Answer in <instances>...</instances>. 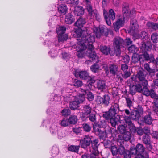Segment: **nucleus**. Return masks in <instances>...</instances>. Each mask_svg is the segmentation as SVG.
Wrapping results in <instances>:
<instances>
[{
  "label": "nucleus",
  "instance_id": "obj_21",
  "mask_svg": "<svg viewBox=\"0 0 158 158\" xmlns=\"http://www.w3.org/2000/svg\"><path fill=\"white\" fill-rule=\"evenodd\" d=\"M131 118L129 116H125L124 117V120L127 124L130 131L134 132L135 131V127L132 123Z\"/></svg>",
  "mask_w": 158,
  "mask_h": 158
},
{
  "label": "nucleus",
  "instance_id": "obj_47",
  "mask_svg": "<svg viewBox=\"0 0 158 158\" xmlns=\"http://www.w3.org/2000/svg\"><path fill=\"white\" fill-rule=\"evenodd\" d=\"M79 148V146H78L71 145L68 148V150L69 151L77 153Z\"/></svg>",
  "mask_w": 158,
  "mask_h": 158
},
{
  "label": "nucleus",
  "instance_id": "obj_15",
  "mask_svg": "<svg viewBox=\"0 0 158 158\" xmlns=\"http://www.w3.org/2000/svg\"><path fill=\"white\" fill-rule=\"evenodd\" d=\"M93 128L94 132H96V133L98 134L101 138L103 139L106 137V132L101 131L98 124L94 123L93 125Z\"/></svg>",
  "mask_w": 158,
  "mask_h": 158
},
{
  "label": "nucleus",
  "instance_id": "obj_32",
  "mask_svg": "<svg viewBox=\"0 0 158 158\" xmlns=\"http://www.w3.org/2000/svg\"><path fill=\"white\" fill-rule=\"evenodd\" d=\"M82 81H81L75 79L74 80V82H73V85L74 86L77 87L81 86V88L80 89V91L82 92V94H83V93L84 92L82 90V92L81 91V90L80 89L82 88H84V87L85 85H88L89 84H90L91 85H92L90 83H89L88 84H85L84 85H82ZM91 87H92V85H91ZM91 88L92 87H91Z\"/></svg>",
  "mask_w": 158,
  "mask_h": 158
},
{
  "label": "nucleus",
  "instance_id": "obj_58",
  "mask_svg": "<svg viewBox=\"0 0 158 158\" xmlns=\"http://www.w3.org/2000/svg\"><path fill=\"white\" fill-rule=\"evenodd\" d=\"M129 152L130 157H131V155H135L138 154L136 147H131V148L130 151Z\"/></svg>",
  "mask_w": 158,
  "mask_h": 158
},
{
  "label": "nucleus",
  "instance_id": "obj_5",
  "mask_svg": "<svg viewBox=\"0 0 158 158\" xmlns=\"http://www.w3.org/2000/svg\"><path fill=\"white\" fill-rule=\"evenodd\" d=\"M130 23V31L132 33H133V37L135 40L141 38L144 39L147 35V33L144 31H142L140 34H138L136 33H135L137 31L138 27V25L137 23V21L136 19H132Z\"/></svg>",
  "mask_w": 158,
  "mask_h": 158
},
{
  "label": "nucleus",
  "instance_id": "obj_39",
  "mask_svg": "<svg viewBox=\"0 0 158 158\" xmlns=\"http://www.w3.org/2000/svg\"><path fill=\"white\" fill-rule=\"evenodd\" d=\"M142 141L145 144H149L151 143L150 137L148 135H143Z\"/></svg>",
  "mask_w": 158,
  "mask_h": 158
},
{
  "label": "nucleus",
  "instance_id": "obj_29",
  "mask_svg": "<svg viewBox=\"0 0 158 158\" xmlns=\"http://www.w3.org/2000/svg\"><path fill=\"white\" fill-rule=\"evenodd\" d=\"M82 110V113L85 115H88L92 113V108L89 106V105H84L83 106Z\"/></svg>",
  "mask_w": 158,
  "mask_h": 158
},
{
  "label": "nucleus",
  "instance_id": "obj_17",
  "mask_svg": "<svg viewBox=\"0 0 158 158\" xmlns=\"http://www.w3.org/2000/svg\"><path fill=\"white\" fill-rule=\"evenodd\" d=\"M146 75H144L143 73L141 71H139L137 74V77L140 81L142 85H148V81L145 79Z\"/></svg>",
  "mask_w": 158,
  "mask_h": 158
},
{
  "label": "nucleus",
  "instance_id": "obj_48",
  "mask_svg": "<svg viewBox=\"0 0 158 158\" xmlns=\"http://www.w3.org/2000/svg\"><path fill=\"white\" fill-rule=\"evenodd\" d=\"M91 153L89 154V158H97L98 157L99 152L98 150H90Z\"/></svg>",
  "mask_w": 158,
  "mask_h": 158
},
{
  "label": "nucleus",
  "instance_id": "obj_27",
  "mask_svg": "<svg viewBox=\"0 0 158 158\" xmlns=\"http://www.w3.org/2000/svg\"><path fill=\"white\" fill-rule=\"evenodd\" d=\"M58 128L56 123H55L51 125L50 128V131L52 135H56V133L58 130Z\"/></svg>",
  "mask_w": 158,
  "mask_h": 158
},
{
  "label": "nucleus",
  "instance_id": "obj_44",
  "mask_svg": "<svg viewBox=\"0 0 158 158\" xmlns=\"http://www.w3.org/2000/svg\"><path fill=\"white\" fill-rule=\"evenodd\" d=\"M59 153V149L56 146L52 147V156L53 157L56 156Z\"/></svg>",
  "mask_w": 158,
  "mask_h": 158
},
{
  "label": "nucleus",
  "instance_id": "obj_12",
  "mask_svg": "<svg viewBox=\"0 0 158 158\" xmlns=\"http://www.w3.org/2000/svg\"><path fill=\"white\" fill-rule=\"evenodd\" d=\"M91 143V139L88 135H85L84 138L81 140L80 145L84 149L89 146Z\"/></svg>",
  "mask_w": 158,
  "mask_h": 158
},
{
  "label": "nucleus",
  "instance_id": "obj_54",
  "mask_svg": "<svg viewBox=\"0 0 158 158\" xmlns=\"http://www.w3.org/2000/svg\"><path fill=\"white\" fill-rule=\"evenodd\" d=\"M110 123L111 125L113 127H115L118 121V119L115 118V116H114V117H111L110 118Z\"/></svg>",
  "mask_w": 158,
  "mask_h": 158
},
{
  "label": "nucleus",
  "instance_id": "obj_8",
  "mask_svg": "<svg viewBox=\"0 0 158 158\" xmlns=\"http://www.w3.org/2000/svg\"><path fill=\"white\" fill-rule=\"evenodd\" d=\"M86 7L91 19L95 18L98 21L100 20V16L98 12L96 9H93L92 6L90 3L86 4Z\"/></svg>",
  "mask_w": 158,
  "mask_h": 158
},
{
  "label": "nucleus",
  "instance_id": "obj_62",
  "mask_svg": "<svg viewBox=\"0 0 158 158\" xmlns=\"http://www.w3.org/2000/svg\"><path fill=\"white\" fill-rule=\"evenodd\" d=\"M61 114L63 115H68L70 114V110L69 109H64L61 112Z\"/></svg>",
  "mask_w": 158,
  "mask_h": 158
},
{
  "label": "nucleus",
  "instance_id": "obj_55",
  "mask_svg": "<svg viewBox=\"0 0 158 158\" xmlns=\"http://www.w3.org/2000/svg\"><path fill=\"white\" fill-rule=\"evenodd\" d=\"M68 36L66 34H64L58 36V41L63 42L66 40L68 39Z\"/></svg>",
  "mask_w": 158,
  "mask_h": 158
},
{
  "label": "nucleus",
  "instance_id": "obj_25",
  "mask_svg": "<svg viewBox=\"0 0 158 158\" xmlns=\"http://www.w3.org/2000/svg\"><path fill=\"white\" fill-rule=\"evenodd\" d=\"M109 71L110 73L113 75H115L118 71V66L117 65L113 64L109 65Z\"/></svg>",
  "mask_w": 158,
  "mask_h": 158
},
{
  "label": "nucleus",
  "instance_id": "obj_64",
  "mask_svg": "<svg viewBox=\"0 0 158 158\" xmlns=\"http://www.w3.org/2000/svg\"><path fill=\"white\" fill-rule=\"evenodd\" d=\"M132 43V41L129 38H127L124 41L123 45H129L131 44Z\"/></svg>",
  "mask_w": 158,
  "mask_h": 158
},
{
  "label": "nucleus",
  "instance_id": "obj_33",
  "mask_svg": "<svg viewBox=\"0 0 158 158\" xmlns=\"http://www.w3.org/2000/svg\"><path fill=\"white\" fill-rule=\"evenodd\" d=\"M55 123V120L53 118H47L43 120L42 123V125L43 127H47L48 125L50 123Z\"/></svg>",
  "mask_w": 158,
  "mask_h": 158
},
{
  "label": "nucleus",
  "instance_id": "obj_23",
  "mask_svg": "<svg viewBox=\"0 0 158 158\" xmlns=\"http://www.w3.org/2000/svg\"><path fill=\"white\" fill-rule=\"evenodd\" d=\"M142 86L139 84L133 85L130 89V92L132 94H135L136 91L141 92H142Z\"/></svg>",
  "mask_w": 158,
  "mask_h": 158
},
{
  "label": "nucleus",
  "instance_id": "obj_9",
  "mask_svg": "<svg viewBox=\"0 0 158 158\" xmlns=\"http://www.w3.org/2000/svg\"><path fill=\"white\" fill-rule=\"evenodd\" d=\"M54 43H52L50 41L48 40L46 41L44 43V45H47V46L51 49V50L48 52V54L52 58H54L56 57L57 55V52L56 50H55V47L57 45L56 43L55 44Z\"/></svg>",
  "mask_w": 158,
  "mask_h": 158
},
{
  "label": "nucleus",
  "instance_id": "obj_11",
  "mask_svg": "<svg viewBox=\"0 0 158 158\" xmlns=\"http://www.w3.org/2000/svg\"><path fill=\"white\" fill-rule=\"evenodd\" d=\"M110 98L107 95L104 96L103 98L100 96H97L96 99V101L98 104H100L102 103L107 106L109 103Z\"/></svg>",
  "mask_w": 158,
  "mask_h": 158
},
{
  "label": "nucleus",
  "instance_id": "obj_40",
  "mask_svg": "<svg viewBox=\"0 0 158 158\" xmlns=\"http://www.w3.org/2000/svg\"><path fill=\"white\" fill-rule=\"evenodd\" d=\"M66 30V28L64 26H61L56 29V32L58 36L64 35Z\"/></svg>",
  "mask_w": 158,
  "mask_h": 158
},
{
  "label": "nucleus",
  "instance_id": "obj_50",
  "mask_svg": "<svg viewBox=\"0 0 158 158\" xmlns=\"http://www.w3.org/2000/svg\"><path fill=\"white\" fill-rule=\"evenodd\" d=\"M68 119L70 124H75L77 121V116L74 115L71 116L69 117Z\"/></svg>",
  "mask_w": 158,
  "mask_h": 158
},
{
  "label": "nucleus",
  "instance_id": "obj_13",
  "mask_svg": "<svg viewBox=\"0 0 158 158\" xmlns=\"http://www.w3.org/2000/svg\"><path fill=\"white\" fill-rule=\"evenodd\" d=\"M143 86V90L142 92L144 95L146 96H150L152 98H154L156 97V94L155 93L153 89L149 90L148 88V85Z\"/></svg>",
  "mask_w": 158,
  "mask_h": 158
},
{
  "label": "nucleus",
  "instance_id": "obj_19",
  "mask_svg": "<svg viewBox=\"0 0 158 158\" xmlns=\"http://www.w3.org/2000/svg\"><path fill=\"white\" fill-rule=\"evenodd\" d=\"M111 105L109 109L110 111L113 113L112 114L116 115L119 110L118 101H114L111 104Z\"/></svg>",
  "mask_w": 158,
  "mask_h": 158
},
{
  "label": "nucleus",
  "instance_id": "obj_56",
  "mask_svg": "<svg viewBox=\"0 0 158 158\" xmlns=\"http://www.w3.org/2000/svg\"><path fill=\"white\" fill-rule=\"evenodd\" d=\"M151 39L153 43H157L158 41V34L156 33H154L152 34Z\"/></svg>",
  "mask_w": 158,
  "mask_h": 158
},
{
  "label": "nucleus",
  "instance_id": "obj_43",
  "mask_svg": "<svg viewBox=\"0 0 158 158\" xmlns=\"http://www.w3.org/2000/svg\"><path fill=\"white\" fill-rule=\"evenodd\" d=\"M138 154L144 153L145 148L142 144H138L136 146Z\"/></svg>",
  "mask_w": 158,
  "mask_h": 158
},
{
  "label": "nucleus",
  "instance_id": "obj_20",
  "mask_svg": "<svg viewBox=\"0 0 158 158\" xmlns=\"http://www.w3.org/2000/svg\"><path fill=\"white\" fill-rule=\"evenodd\" d=\"M127 8V7H124L123 8V16L124 18H126V19L128 18L129 17L133 16L135 13V10L134 9L132 10L129 13Z\"/></svg>",
  "mask_w": 158,
  "mask_h": 158
},
{
  "label": "nucleus",
  "instance_id": "obj_52",
  "mask_svg": "<svg viewBox=\"0 0 158 158\" xmlns=\"http://www.w3.org/2000/svg\"><path fill=\"white\" fill-rule=\"evenodd\" d=\"M56 135H57V137L59 139H61L65 136V134L64 131H63L61 129L58 130L56 133Z\"/></svg>",
  "mask_w": 158,
  "mask_h": 158
},
{
  "label": "nucleus",
  "instance_id": "obj_24",
  "mask_svg": "<svg viewBox=\"0 0 158 158\" xmlns=\"http://www.w3.org/2000/svg\"><path fill=\"white\" fill-rule=\"evenodd\" d=\"M96 85L98 89L101 91H103L106 88L105 81L103 80H97L96 81Z\"/></svg>",
  "mask_w": 158,
  "mask_h": 158
},
{
  "label": "nucleus",
  "instance_id": "obj_35",
  "mask_svg": "<svg viewBox=\"0 0 158 158\" xmlns=\"http://www.w3.org/2000/svg\"><path fill=\"white\" fill-rule=\"evenodd\" d=\"M59 12L63 15H65L67 11V6L64 4H61L59 6L58 8Z\"/></svg>",
  "mask_w": 158,
  "mask_h": 158
},
{
  "label": "nucleus",
  "instance_id": "obj_16",
  "mask_svg": "<svg viewBox=\"0 0 158 158\" xmlns=\"http://www.w3.org/2000/svg\"><path fill=\"white\" fill-rule=\"evenodd\" d=\"M75 76L76 77H79L80 78L84 80H89L90 77L86 71H76L75 73Z\"/></svg>",
  "mask_w": 158,
  "mask_h": 158
},
{
  "label": "nucleus",
  "instance_id": "obj_42",
  "mask_svg": "<svg viewBox=\"0 0 158 158\" xmlns=\"http://www.w3.org/2000/svg\"><path fill=\"white\" fill-rule=\"evenodd\" d=\"M144 120L146 124L150 125L152 123L153 119L151 116L150 114H149L144 117Z\"/></svg>",
  "mask_w": 158,
  "mask_h": 158
},
{
  "label": "nucleus",
  "instance_id": "obj_28",
  "mask_svg": "<svg viewBox=\"0 0 158 158\" xmlns=\"http://www.w3.org/2000/svg\"><path fill=\"white\" fill-rule=\"evenodd\" d=\"M147 27L150 29H152L155 31L158 30V23L152 22H148L146 24Z\"/></svg>",
  "mask_w": 158,
  "mask_h": 158
},
{
  "label": "nucleus",
  "instance_id": "obj_14",
  "mask_svg": "<svg viewBox=\"0 0 158 158\" xmlns=\"http://www.w3.org/2000/svg\"><path fill=\"white\" fill-rule=\"evenodd\" d=\"M91 34H92V35L94 37L95 36L94 35L95 34L97 38H99L101 35H103L105 36H107L108 34L107 28L105 26L99 27V32L95 33L94 32Z\"/></svg>",
  "mask_w": 158,
  "mask_h": 158
},
{
  "label": "nucleus",
  "instance_id": "obj_46",
  "mask_svg": "<svg viewBox=\"0 0 158 158\" xmlns=\"http://www.w3.org/2000/svg\"><path fill=\"white\" fill-rule=\"evenodd\" d=\"M98 139H95L93 141H91V145L92 147V150H98V146L99 145L98 144Z\"/></svg>",
  "mask_w": 158,
  "mask_h": 158
},
{
  "label": "nucleus",
  "instance_id": "obj_45",
  "mask_svg": "<svg viewBox=\"0 0 158 158\" xmlns=\"http://www.w3.org/2000/svg\"><path fill=\"white\" fill-rule=\"evenodd\" d=\"M130 131H127L126 132L123 134V139L125 141L129 140L131 138V135Z\"/></svg>",
  "mask_w": 158,
  "mask_h": 158
},
{
  "label": "nucleus",
  "instance_id": "obj_6",
  "mask_svg": "<svg viewBox=\"0 0 158 158\" xmlns=\"http://www.w3.org/2000/svg\"><path fill=\"white\" fill-rule=\"evenodd\" d=\"M72 85L70 84H68L67 85V88H63L61 91V94L63 97L64 100L66 102H69L75 98L74 93L70 92L71 90V87Z\"/></svg>",
  "mask_w": 158,
  "mask_h": 158
},
{
  "label": "nucleus",
  "instance_id": "obj_53",
  "mask_svg": "<svg viewBox=\"0 0 158 158\" xmlns=\"http://www.w3.org/2000/svg\"><path fill=\"white\" fill-rule=\"evenodd\" d=\"M60 124L61 126L66 127L70 124L68 119L66 118L62 119L60 121Z\"/></svg>",
  "mask_w": 158,
  "mask_h": 158
},
{
  "label": "nucleus",
  "instance_id": "obj_51",
  "mask_svg": "<svg viewBox=\"0 0 158 158\" xmlns=\"http://www.w3.org/2000/svg\"><path fill=\"white\" fill-rule=\"evenodd\" d=\"M128 49L129 52L133 53V54L136 53L138 50V48L134 45H131L129 47Z\"/></svg>",
  "mask_w": 158,
  "mask_h": 158
},
{
  "label": "nucleus",
  "instance_id": "obj_3",
  "mask_svg": "<svg viewBox=\"0 0 158 158\" xmlns=\"http://www.w3.org/2000/svg\"><path fill=\"white\" fill-rule=\"evenodd\" d=\"M86 20L85 18H80L75 23V26L77 27L78 29L76 31L77 34V37L81 36V35H79V34L82 33L83 31H84L85 32L84 35V39H87V41L90 42V45L91 46V42H94L95 40V37L92 35V34H89L88 32V30L87 28H85V29L83 30L81 28L86 23Z\"/></svg>",
  "mask_w": 158,
  "mask_h": 158
},
{
  "label": "nucleus",
  "instance_id": "obj_10",
  "mask_svg": "<svg viewBox=\"0 0 158 158\" xmlns=\"http://www.w3.org/2000/svg\"><path fill=\"white\" fill-rule=\"evenodd\" d=\"M124 42L123 40L119 37H115L113 40V46L114 51L118 54L120 53V48L123 46Z\"/></svg>",
  "mask_w": 158,
  "mask_h": 158
},
{
  "label": "nucleus",
  "instance_id": "obj_4",
  "mask_svg": "<svg viewBox=\"0 0 158 158\" xmlns=\"http://www.w3.org/2000/svg\"><path fill=\"white\" fill-rule=\"evenodd\" d=\"M91 85L90 84L85 85L84 88L81 89V91L82 90L84 92L83 94H80L76 96H74L75 98L71 100L69 104V107L71 110H74L77 109L79 107V104L85 100L84 95L87 93V91H89L91 89Z\"/></svg>",
  "mask_w": 158,
  "mask_h": 158
},
{
  "label": "nucleus",
  "instance_id": "obj_41",
  "mask_svg": "<svg viewBox=\"0 0 158 158\" xmlns=\"http://www.w3.org/2000/svg\"><path fill=\"white\" fill-rule=\"evenodd\" d=\"M112 114L113 113L110 112V110H109L108 112H106L103 114V117L106 120H108L110 119L111 117L115 116V115L113 114Z\"/></svg>",
  "mask_w": 158,
  "mask_h": 158
},
{
  "label": "nucleus",
  "instance_id": "obj_61",
  "mask_svg": "<svg viewBox=\"0 0 158 158\" xmlns=\"http://www.w3.org/2000/svg\"><path fill=\"white\" fill-rule=\"evenodd\" d=\"M126 104L127 106L129 108H130L133 106V103L131 99L128 97L126 98Z\"/></svg>",
  "mask_w": 158,
  "mask_h": 158
},
{
  "label": "nucleus",
  "instance_id": "obj_26",
  "mask_svg": "<svg viewBox=\"0 0 158 158\" xmlns=\"http://www.w3.org/2000/svg\"><path fill=\"white\" fill-rule=\"evenodd\" d=\"M84 13V10L83 8L81 6H77L75 7L74 13L75 15L81 16L83 15Z\"/></svg>",
  "mask_w": 158,
  "mask_h": 158
},
{
  "label": "nucleus",
  "instance_id": "obj_63",
  "mask_svg": "<svg viewBox=\"0 0 158 158\" xmlns=\"http://www.w3.org/2000/svg\"><path fill=\"white\" fill-rule=\"evenodd\" d=\"M87 98L89 101H92L94 98V96L92 93L89 91L87 94Z\"/></svg>",
  "mask_w": 158,
  "mask_h": 158
},
{
  "label": "nucleus",
  "instance_id": "obj_2",
  "mask_svg": "<svg viewBox=\"0 0 158 158\" xmlns=\"http://www.w3.org/2000/svg\"><path fill=\"white\" fill-rule=\"evenodd\" d=\"M150 49V46L147 45L145 43H143L140 47V51L142 52V54L140 55H138L136 53L133 54L132 57V62L135 63L139 60L140 63L143 62L145 60H153L154 57L152 56H150L147 52V51Z\"/></svg>",
  "mask_w": 158,
  "mask_h": 158
},
{
  "label": "nucleus",
  "instance_id": "obj_60",
  "mask_svg": "<svg viewBox=\"0 0 158 158\" xmlns=\"http://www.w3.org/2000/svg\"><path fill=\"white\" fill-rule=\"evenodd\" d=\"M110 150L113 156L116 155L118 152L117 148L114 145L111 147Z\"/></svg>",
  "mask_w": 158,
  "mask_h": 158
},
{
  "label": "nucleus",
  "instance_id": "obj_57",
  "mask_svg": "<svg viewBox=\"0 0 158 158\" xmlns=\"http://www.w3.org/2000/svg\"><path fill=\"white\" fill-rule=\"evenodd\" d=\"M132 133H135L137 132V134L140 135H142L144 131L141 128H136L135 127V131L134 132L132 131H130Z\"/></svg>",
  "mask_w": 158,
  "mask_h": 158
},
{
  "label": "nucleus",
  "instance_id": "obj_34",
  "mask_svg": "<svg viewBox=\"0 0 158 158\" xmlns=\"http://www.w3.org/2000/svg\"><path fill=\"white\" fill-rule=\"evenodd\" d=\"M153 98H154V106L153 107V110L154 113L158 115V97L156 94V97Z\"/></svg>",
  "mask_w": 158,
  "mask_h": 158
},
{
  "label": "nucleus",
  "instance_id": "obj_18",
  "mask_svg": "<svg viewBox=\"0 0 158 158\" xmlns=\"http://www.w3.org/2000/svg\"><path fill=\"white\" fill-rule=\"evenodd\" d=\"M125 19H126V18H124L123 16V18H121L118 19L114 23V28L116 31H118L119 29L123 26Z\"/></svg>",
  "mask_w": 158,
  "mask_h": 158
},
{
  "label": "nucleus",
  "instance_id": "obj_49",
  "mask_svg": "<svg viewBox=\"0 0 158 158\" xmlns=\"http://www.w3.org/2000/svg\"><path fill=\"white\" fill-rule=\"evenodd\" d=\"M91 113H90V114H89L88 118L90 121L92 122L95 123L96 120V113L94 111H92Z\"/></svg>",
  "mask_w": 158,
  "mask_h": 158
},
{
  "label": "nucleus",
  "instance_id": "obj_36",
  "mask_svg": "<svg viewBox=\"0 0 158 158\" xmlns=\"http://www.w3.org/2000/svg\"><path fill=\"white\" fill-rule=\"evenodd\" d=\"M118 130L122 134L126 132L127 131H130L129 127H128L127 126H125L123 125L119 126L118 127Z\"/></svg>",
  "mask_w": 158,
  "mask_h": 158
},
{
  "label": "nucleus",
  "instance_id": "obj_30",
  "mask_svg": "<svg viewBox=\"0 0 158 158\" xmlns=\"http://www.w3.org/2000/svg\"><path fill=\"white\" fill-rule=\"evenodd\" d=\"M74 21V19L71 14L69 13L66 15L65 18V21L67 24H71Z\"/></svg>",
  "mask_w": 158,
  "mask_h": 158
},
{
  "label": "nucleus",
  "instance_id": "obj_7",
  "mask_svg": "<svg viewBox=\"0 0 158 158\" xmlns=\"http://www.w3.org/2000/svg\"><path fill=\"white\" fill-rule=\"evenodd\" d=\"M103 13L107 24L110 26L111 24V20L114 21L115 18V13L112 9H110L108 12L104 9Z\"/></svg>",
  "mask_w": 158,
  "mask_h": 158
},
{
  "label": "nucleus",
  "instance_id": "obj_22",
  "mask_svg": "<svg viewBox=\"0 0 158 158\" xmlns=\"http://www.w3.org/2000/svg\"><path fill=\"white\" fill-rule=\"evenodd\" d=\"M118 152L120 155H123L124 158H130L129 151L125 150L123 146H119Z\"/></svg>",
  "mask_w": 158,
  "mask_h": 158
},
{
  "label": "nucleus",
  "instance_id": "obj_37",
  "mask_svg": "<svg viewBox=\"0 0 158 158\" xmlns=\"http://www.w3.org/2000/svg\"><path fill=\"white\" fill-rule=\"evenodd\" d=\"M101 66V64L99 65L95 64L91 66L90 69L93 72L95 73H97L101 69H100Z\"/></svg>",
  "mask_w": 158,
  "mask_h": 158
},
{
  "label": "nucleus",
  "instance_id": "obj_31",
  "mask_svg": "<svg viewBox=\"0 0 158 158\" xmlns=\"http://www.w3.org/2000/svg\"><path fill=\"white\" fill-rule=\"evenodd\" d=\"M130 117L133 120H137L140 117V114H139L138 111L136 110H134L132 111L130 115Z\"/></svg>",
  "mask_w": 158,
  "mask_h": 158
},
{
  "label": "nucleus",
  "instance_id": "obj_59",
  "mask_svg": "<svg viewBox=\"0 0 158 158\" xmlns=\"http://www.w3.org/2000/svg\"><path fill=\"white\" fill-rule=\"evenodd\" d=\"M144 69L148 71L150 73H154L155 70L154 69H152L149 67V64L148 63H146L144 64Z\"/></svg>",
  "mask_w": 158,
  "mask_h": 158
},
{
  "label": "nucleus",
  "instance_id": "obj_1",
  "mask_svg": "<svg viewBox=\"0 0 158 158\" xmlns=\"http://www.w3.org/2000/svg\"><path fill=\"white\" fill-rule=\"evenodd\" d=\"M85 32L83 31L82 33L79 34L81 36L77 37L78 44L76 46L77 51V55L78 57L82 58L86 54L90 59L89 60L92 61L96 60V62L99 60V58L93 50L94 48L92 45L93 42H91V46L90 42L87 41V39H84V35Z\"/></svg>",
  "mask_w": 158,
  "mask_h": 158
},
{
  "label": "nucleus",
  "instance_id": "obj_38",
  "mask_svg": "<svg viewBox=\"0 0 158 158\" xmlns=\"http://www.w3.org/2000/svg\"><path fill=\"white\" fill-rule=\"evenodd\" d=\"M100 48L101 52L106 55H108L110 52V47H107L106 46H101Z\"/></svg>",
  "mask_w": 158,
  "mask_h": 158
}]
</instances>
